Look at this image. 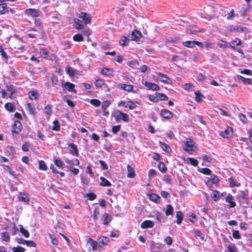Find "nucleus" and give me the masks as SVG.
<instances>
[{
  "mask_svg": "<svg viewBox=\"0 0 252 252\" xmlns=\"http://www.w3.org/2000/svg\"><path fill=\"white\" fill-rule=\"evenodd\" d=\"M115 118L117 122H120L121 120L125 122L129 121V117L126 113H123L119 110L115 112Z\"/></svg>",
  "mask_w": 252,
  "mask_h": 252,
  "instance_id": "nucleus-1",
  "label": "nucleus"
},
{
  "mask_svg": "<svg viewBox=\"0 0 252 252\" xmlns=\"http://www.w3.org/2000/svg\"><path fill=\"white\" fill-rule=\"evenodd\" d=\"M194 142L190 138H187L185 144L184 150L187 152H190L194 151Z\"/></svg>",
  "mask_w": 252,
  "mask_h": 252,
  "instance_id": "nucleus-2",
  "label": "nucleus"
},
{
  "mask_svg": "<svg viewBox=\"0 0 252 252\" xmlns=\"http://www.w3.org/2000/svg\"><path fill=\"white\" fill-rule=\"evenodd\" d=\"M241 44V41L240 39L238 38H236L234 40H233L230 42L229 45L230 47L232 48L235 49L237 48V51L243 54V52L242 50L240 48H237L238 46H239Z\"/></svg>",
  "mask_w": 252,
  "mask_h": 252,
  "instance_id": "nucleus-3",
  "label": "nucleus"
},
{
  "mask_svg": "<svg viewBox=\"0 0 252 252\" xmlns=\"http://www.w3.org/2000/svg\"><path fill=\"white\" fill-rule=\"evenodd\" d=\"M162 247L161 245L152 241L150 246V250L151 252H160L161 251Z\"/></svg>",
  "mask_w": 252,
  "mask_h": 252,
  "instance_id": "nucleus-4",
  "label": "nucleus"
},
{
  "mask_svg": "<svg viewBox=\"0 0 252 252\" xmlns=\"http://www.w3.org/2000/svg\"><path fill=\"white\" fill-rule=\"evenodd\" d=\"M25 13L33 17H36L40 16V10L39 9L29 8L25 10Z\"/></svg>",
  "mask_w": 252,
  "mask_h": 252,
  "instance_id": "nucleus-5",
  "label": "nucleus"
},
{
  "mask_svg": "<svg viewBox=\"0 0 252 252\" xmlns=\"http://www.w3.org/2000/svg\"><path fill=\"white\" fill-rule=\"evenodd\" d=\"M119 106H123L126 108H128L129 109H133L136 107V104L132 101L127 102L121 101L119 103Z\"/></svg>",
  "mask_w": 252,
  "mask_h": 252,
  "instance_id": "nucleus-6",
  "label": "nucleus"
},
{
  "mask_svg": "<svg viewBox=\"0 0 252 252\" xmlns=\"http://www.w3.org/2000/svg\"><path fill=\"white\" fill-rule=\"evenodd\" d=\"M79 17L83 20L85 24H88L91 21L90 15L87 12H82Z\"/></svg>",
  "mask_w": 252,
  "mask_h": 252,
  "instance_id": "nucleus-7",
  "label": "nucleus"
},
{
  "mask_svg": "<svg viewBox=\"0 0 252 252\" xmlns=\"http://www.w3.org/2000/svg\"><path fill=\"white\" fill-rule=\"evenodd\" d=\"M22 126L21 122L18 121H15L14 124L12 125V132L18 133L21 131Z\"/></svg>",
  "mask_w": 252,
  "mask_h": 252,
  "instance_id": "nucleus-8",
  "label": "nucleus"
},
{
  "mask_svg": "<svg viewBox=\"0 0 252 252\" xmlns=\"http://www.w3.org/2000/svg\"><path fill=\"white\" fill-rule=\"evenodd\" d=\"M233 134L232 128L231 127H227L224 131H222L220 135L224 138H228L231 137Z\"/></svg>",
  "mask_w": 252,
  "mask_h": 252,
  "instance_id": "nucleus-9",
  "label": "nucleus"
},
{
  "mask_svg": "<svg viewBox=\"0 0 252 252\" xmlns=\"http://www.w3.org/2000/svg\"><path fill=\"white\" fill-rule=\"evenodd\" d=\"M97 242L98 246L99 247L102 248L108 244L109 242V238L107 237L101 236L98 239Z\"/></svg>",
  "mask_w": 252,
  "mask_h": 252,
  "instance_id": "nucleus-10",
  "label": "nucleus"
},
{
  "mask_svg": "<svg viewBox=\"0 0 252 252\" xmlns=\"http://www.w3.org/2000/svg\"><path fill=\"white\" fill-rule=\"evenodd\" d=\"M68 145L70 148L69 150L70 153L74 156L78 157L79 156V153L77 146L73 143L68 144Z\"/></svg>",
  "mask_w": 252,
  "mask_h": 252,
  "instance_id": "nucleus-11",
  "label": "nucleus"
},
{
  "mask_svg": "<svg viewBox=\"0 0 252 252\" xmlns=\"http://www.w3.org/2000/svg\"><path fill=\"white\" fill-rule=\"evenodd\" d=\"M142 37L141 33L136 30H134L131 33V40L138 41Z\"/></svg>",
  "mask_w": 252,
  "mask_h": 252,
  "instance_id": "nucleus-12",
  "label": "nucleus"
},
{
  "mask_svg": "<svg viewBox=\"0 0 252 252\" xmlns=\"http://www.w3.org/2000/svg\"><path fill=\"white\" fill-rule=\"evenodd\" d=\"M160 115L162 117L167 119H170L173 117V114L166 109L161 110L160 113Z\"/></svg>",
  "mask_w": 252,
  "mask_h": 252,
  "instance_id": "nucleus-13",
  "label": "nucleus"
},
{
  "mask_svg": "<svg viewBox=\"0 0 252 252\" xmlns=\"http://www.w3.org/2000/svg\"><path fill=\"white\" fill-rule=\"evenodd\" d=\"M0 15L5 14L9 12V7L6 3L0 2Z\"/></svg>",
  "mask_w": 252,
  "mask_h": 252,
  "instance_id": "nucleus-14",
  "label": "nucleus"
},
{
  "mask_svg": "<svg viewBox=\"0 0 252 252\" xmlns=\"http://www.w3.org/2000/svg\"><path fill=\"white\" fill-rule=\"evenodd\" d=\"M144 84L145 86L151 90L158 91L159 89V86L155 83H151L149 82H146Z\"/></svg>",
  "mask_w": 252,
  "mask_h": 252,
  "instance_id": "nucleus-15",
  "label": "nucleus"
},
{
  "mask_svg": "<svg viewBox=\"0 0 252 252\" xmlns=\"http://www.w3.org/2000/svg\"><path fill=\"white\" fill-rule=\"evenodd\" d=\"M63 86L69 92H73L74 93H76V90H74V85L71 83L67 82H65Z\"/></svg>",
  "mask_w": 252,
  "mask_h": 252,
  "instance_id": "nucleus-16",
  "label": "nucleus"
},
{
  "mask_svg": "<svg viewBox=\"0 0 252 252\" xmlns=\"http://www.w3.org/2000/svg\"><path fill=\"white\" fill-rule=\"evenodd\" d=\"M154 226V222L150 220H146L144 221L141 224V227L142 228H152Z\"/></svg>",
  "mask_w": 252,
  "mask_h": 252,
  "instance_id": "nucleus-17",
  "label": "nucleus"
},
{
  "mask_svg": "<svg viewBox=\"0 0 252 252\" xmlns=\"http://www.w3.org/2000/svg\"><path fill=\"white\" fill-rule=\"evenodd\" d=\"M233 197L231 194H228L225 198V201L229 203V207L233 208L236 206V203L233 201Z\"/></svg>",
  "mask_w": 252,
  "mask_h": 252,
  "instance_id": "nucleus-18",
  "label": "nucleus"
},
{
  "mask_svg": "<svg viewBox=\"0 0 252 252\" xmlns=\"http://www.w3.org/2000/svg\"><path fill=\"white\" fill-rule=\"evenodd\" d=\"M158 78L160 81L163 83L168 84V81L170 80V79L165 75L159 73L158 74Z\"/></svg>",
  "mask_w": 252,
  "mask_h": 252,
  "instance_id": "nucleus-19",
  "label": "nucleus"
},
{
  "mask_svg": "<svg viewBox=\"0 0 252 252\" xmlns=\"http://www.w3.org/2000/svg\"><path fill=\"white\" fill-rule=\"evenodd\" d=\"M87 243L92 247V250L95 251L97 249V246L98 245L97 241L94 240L93 239L90 238Z\"/></svg>",
  "mask_w": 252,
  "mask_h": 252,
  "instance_id": "nucleus-20",
  "label": "nucleus"
},
{
  "mask_svg": "<svg viewBox=\"0 0 252 252\" xmlns=\"http://www.w3.org/2000/svg\"><path fill=\"white\" fill-rule=\"evenodd\" d=\"M65 71L66 73L70 76H73L76 73L77 70L69 65L65 67Z\"/></svg>",
  "mask_w": 252,
  "mask_h": 252,
  "instance_id": "nucleus-21",
  "label": "nucleus"
},
{
  "mask_svg": "<svg viewBox=\"0 0 252 252\" xmlns=\"http://www.w3.org/2000/svg\"><path fill=\"white\" fill-rule=\"evenodd\" d=\"M237 78L241 80L244 84H252V79L245 78L241 75H237Z\"/></svg>",
  "mask_w": 252,
  "mask_h": 252,
  "instance_id": "nucleus-22",
  "label": "nucleus"
},
{
  "mask_svg": "<svg viewBox=\"0 0 252 252\" xmlns=\"http://www.w3.org/2000/svg\"><path fill=\"white\" fill-rule=\"evenodd\" d=\"M127 177L129 178H133L135 176L134 170L133 167L130 166L129 164L127 165Z\"/></svg>",
  "mask_w": 252,
  "mask_h": 252,
  "instance_id": "nucleus-23",
  "label": "nucleus"
},
{
  "mask_svg": "<svg viewBox=\"0 0 252 252\" xmlns=\"http://www.w3.org/2000/svg\"><path fill=\"white\" fill-rule=\"evenodd\" d=\"M113 72V71L112 69L105 67L101 68L100 71L101 74L107 76L112 75Z\"/></svg>",
  "mask_w": 252,
  "mask_h": 252,
  "instance_id": "nucleus-24",
  "label": "nucleus"
},
{
  "mask_svg": "<svg viewBox=\"0 0 252 252\" xmlns=\"http://www.w3.org/2000/svg\"><path fill=\"white\" fill-rule=\"evenodd\" d=\"M230 187L232 188L234 187H239L240 183L237 181V180L233 178H230L228 179Z\"/></svg>",
  "mask_w": 252,
  "mask_h": 252,
  "instance_id": "nucleus-25",
  "label": "nucleus"
},
{
  "mask_svg": "<svg viewBox=\"0 0 252 252\" xmlns=\"http://www.w3.org/2000/svg\"><path fill=\"white\" fill-rule=\"evenodd\" d=\"M100 179L101 180L100 186L103 187H110L111 186V184L106 179L103 177H100Z\"/></svg>",
  "mask_w": 252,
  "mask_h": 252,
  "instance_id": "nucleus-26",
  "label": "nucleus"
},
{
  "mask_svg": "<svg viewBox=\"0 0 252 252\" xmlns=\"http://www.w3.org/2000/svg\"><path fill=\"white\" fill-rule=\"evenodd\" d=\"M75 28L76 29L81 30L83 29L84 26L83 25L82 22L81 20L75 18L74 19Z\"/></svg>",
  "mask_w": 252,
  "mask_h": 252,
  "instance_id": "nucleus-27",
  "label": "nucleus"
},
{
  "mask_svg": "<svg viewBox=\"0 0 252 252\" xmlns=\"http://www.w3.org/2000/svg\"><path fill=\"white\" fill-rule=\"evenodd\" d=\"M39 94L36 91H31L29 93V98L32 99H36L38 98Z\"/></svg>",
  "mask_w": 252,
  "mask_h": 252,
  "instance_id": "nucleus-28",
  "label": "nucleus"
},
{
  "mask_svg": "<svg viewBox=\"0 0 252 252\" xmlns=\"http://www.w3.org/2000/svg\"><path fill=\"white\" fill-rule=\"evenodd\" d=\"M176 218L177 219L176 222L178 224H180L183 219V214L181 211H178L176 213Z\"/></svg>",
  "mask_w": 252,
  "mask_h": 252,
  "instance_id": "nucleus-29",
  "label": "nucleus"
},
{
  "mask_svg": "<svg viewBox=\"0 0 252 252\" xmlns=\"http://www.w3.org/2000/svg\"><path fill=\"white\" fill-rule=\"evenodd\" d=\"M26 108L30 114L32 115H35V108L34 107H32L30 103H29L26 104Z\"/></svg>",
  "mask_w": 252,
  "mask_h": 252,
  "instance_id": "nucleus-30",
  "label": "nucleus"
},
{
  "mask_svg": "<svg viewBox=\"0 0 252 252\" xmlns=\"http://www.w3.org/2000/svg\"><path fill=\"white\" fill-rule=\"evenodd\" d=\"M129 41V39L126 36H123L120 40V44L122 46H127L128 44Z\"/></svg>",
  "mask_w": 252,
  "mask_h": 252,
  "instance_id": "nucleus-31",
  "label": "nucleus"
},
{
  "mask_svg": "<svg viewBox=\"0 0 252 252\" xmlns=\"http://www.w3.org/2000/svg\"><path fill=\"white\" fill-rule=\"evenodd\" d=\"M165 213L166 216L173 215V208L171 205L169 204L166 206Z\"/></svg>",
  "mask_w": 252,
  "mask_h": 252,
  "instance_id": "nucleus-32",
  "label": "nucleus"
},
{
  "mask_svg": "<svg viewBox=\"0 0 252 252\" xmlns=\"http://www.w3.org/2000/svg\"><path fill=\"white\" fill-rule=\"evenodd\" d=\"M211 197L215 201H218L220 198V192L217 190H214L211 194Z\"/></svg>",
  "mask_w": 252,
  "mask_h": 252,
  "instance_id": "nucleus-33",
  "label": "nucleus"
},
{
  "mask_svg": "<svg viewBox=\"0 0 252 252\" xmlns=\"http://www.w3.org/2000/svg\"><path fill=\"white\" fill-rule=\"evenodd\" d=\"M19 198L20 201L27 203H29L30 200L28 195L25 193H20Z\"/></svg>",
  "mask_w": 252,
  "mask_h": 252,
  "instance_id": "nucleus-34",
  "label": "nucleus"
},
{
  "mask_svg": "<svg viewBox=\"0 0 252 252\" xmlns=\"http://www.w3.org/2000/svg\"><path fill=\"white\" fill-rule=\"evenodd\" d=\"M73 39L74 41L81 42L83 41L84 37L80 33H77L73 35Z\"/></svg>",
  "mask_w": 252,
  "mask_h": 252,
  "instance_id": "nucleus-35",
  "label": "nucleus"
},
{
  "mask_svg": "<svg viewBox=\"0 0 252 252\" xmlns=\"http://www.w3.org/2000/svg\"><path fill=\"white\" fill-rule=\"evenodd\" d=\"M4 107L6 110L10 112H14L15 110L14 105L11 103H6Z\"/></svg>",
  "mask_w": 252,
  "mask_h": 252,
  "instance_id": "nucleus-36",
  "label": "nucleus"
},
{
  "mask_svg": "<svg viewBox=\"0 0 252 252\" xmlns=\"http://www.w3.org/2000/svg\"><path fill=\"white\" fill-rule=\"evenodd\" d=\"M103 224L105 225L107 224L111 220L112 217L107 213H105L103 215Z\"/></svg>",
  "mask_w": 252,
  "mask_h": 252,
  "instance_id": "nucleus-37",
  "label": "nucleus"
},
{
  "mask_svg": "<svg viewBox=\"0 0 252 252\" xmlns=\"http://www.w3.org/2000/svg\"><path fill=\"white\" fill-rule=\"evenodd\" d=\"M218 46L220 48L225 49L228 47V44L225 41L220 40L218 43Z\"/></svg>",
  "mask_w": 252,
  "mask_h": 252,
  "instance_id": "nucleus-38",
  "label": "nucleus"
},
{
  "mask_svg": "<svg viewBox=\"0 0 252 252\" xmlns=\"http://www.w3.org/2000/svg\"><path fill=\"white\" fill-rule=\"evenodd\" d=\"M149 199L154 202H157L158 201L160 197L155 193H152L149 195Z\"/></svg>",
  "mask_w": 252,
  "mask_h": 252,
  "instance_id": "nucleus-39",
  "label": "nucleus"
},
{
  "mask_svg": "<svg viewBox=\"0 0 252 252\" xmlns=\"http://www.w3.org/2000/svg\"><path fill=\"white\" fill-rule=\"evenodd\" d=\"M40 55L44 58H47L49 52L47 49L45 48L40 49Z\"/></svg>",
  "mask_w": 252,
  "mask_h": 252,
  "instance_id": "nucleus-40",
  "label": "nucleus"
},
{
  "mask_svg": "<svg viewBox=\"0 0 252 252\" xmlns=\"http://www.w3.org/2000/svg\"><path fill=\"white\" fill-rule=\"evenodd\" d=\"M6 92L7 94L9 95V97L12 98V95L15 92V89L11 86H7Z\"/></svg>",
  "mask_w": 252,
  "mask_h": 252,
  "instance_id": "nucleus-41",
  "label": "nucleus"
},
{
  "mask_svg": "<svg viewBox=\"0 0 252 252\" xmlns=\"http://www.w3.org/2000/svg\"><path fill=\"white\" fill-rule=\"evenodd\" d=\"M1 236L3 241H4L5 242H9L10 236H9L8 233H7L6 232H2L1 233Z\"/></svg>",
  "mask_w": 252,
  "mask_h": 252,
  "instance_id": "nucleus-42",
  "label": "nucleus"
},
{
  "mask_svg": "<svg viewBox=\"0 0 252 252\" xmlns=\"http://www.w3.org/2000/svg\"><path fill=\"white\" fill-rule=\"evenodd\" d=\"M121 88L127 92H131L133 89V86L132 85L125 84H122L121 85Z\"/></svg>",
  "mask_w": 252,
  "mask_h": 252,
  "instance_id": "nucleus-43",
  "label": "nucleus"
},
{
  "mask_svg": "<svg viewBox=\"0 0 252 252\" xmlns=\"http://www.w3.org/2000/svg\"><path fill=\"white\" fill-rule=\"evenodd\" d=\"M157 98H159L161 100H167L168 97L165 94L161 93H157L155 94Z\"/></svg>",
  "mask_w": 252,
  "mask_h": 252,
  "instance_id": "nucleus-44",
  "label": "nucleus"
},
{
  "mask_svg": "<svg viewBox=\"0 0 252 252\" xmlns=\"http://www.w3.org/2000/svg\"><path fill=\"white\" fill-rule=\"evenodd\" d=\"M65 162L71 165H78L80 163V162L78 159H75L73 160H70L68 159H65Z\"/></svg>",
  "mask_w": 252,
  "mask_h": 252,
  "instance_id": "nucleus-45",
  "label": "nucleus"
},
{
  "mask_svg": "<svg viewBox=\"0 0 252 252\" xmlns=\"http://www.w3.org/2000/svg\"><path fill=\"white\" fill-rule=\"evenodd\" d=\"M160 146L166 152L169 153L170 151V148L168 145L166 143L159 142Z\"/></svg>",
  "mask_w": 252,
  "mask_h": 252,
  "instance_id": "nucleus-46",
  "label": "nucleus"
},
{
  "mask_svg": "<svg viewBox=\"0 0 252 252\" xmlns=\"http://www.w3.org/2000/svg\"><path fill=\"white\" fill-rule=\"evenodd\" d=\"M184 46L188 48H193L194 47L193 41H187L183 42Z\"/></svg>",
  "mask_w": 252,
  "mask_h": 252,
  "instance_id": "nucleus-47",
  "label": "nucleus"
},
{
  "mask_svg": "<svg viewBox=\"0 0 252 252\" xmlns=\"http://www.w3.org/2000/svg\"><path fill=\"white\" fill-rule=\"evenodd\" d=\"M195 100L197 102H201L202 100V97H203V95L199 92H195Z\"/></svg>",
  "mask_w": 252,
  "mask_h": 252,
  "instance_id": "nucleus-48",
  "label": "nucleus"
},
{
  "mask_svg": "<svg viewBox=\"0 0 252 252\" xmlns=\"http://www.w3.org/2000/svg\"><path fill=\"white\" fill-rule=\"evenodd\" d=\"M20 231L25 237L28 238L29 237V232L28 231V230L25 229L22 226H21V227H20Z\"/></svg>",
  "mask_w": 252,
  "mask_h": 252,
  "instance_id": "nucleus-49",
  "label": "nucleus"
},
{
  "mask_svg": "<svg viewBox=\"0 0 252 252\" xmlns=\"http://www.w3.org/2000/svg\"><path fill=\"white\" fill-rule=\"evenodd\" d=\"M39 169L44 171H46L47 169V166L45 164V162L43 160L39 161Z\"/></svg>",
  "mask_w": 252,
  "mask_h": 252,
  "instance_id": "nucleus-50",
  "label": "nucleus"
},
{
  "mask_svg": "<svg viewBox=\"0 0 252 252\" xmlns=\"http://www.w3.org/2000/svg\"><path fill=\"white\" fill-rule=\"evenodd\" d=\"M104 85V81L101 79H96L95 81V85L96 87H101Z\"/></svg>",
  "mask_w": 252,
  "mask_h": 252,
  "instance_id": "nucleus-51",
  "label": "nucleus"
},
{
  "mask_svg": "<svg viewBox=\"0 0 252 252\" xmlns=\"http://www.w3.org/2000/svg\"><path fill=\"white\" fill-rule=\"evenodd\" d=\"M12 250L13 252H24L25 251L24 248L19 246L13 247Z\"/></svg>",
  "mask_w": 252,
  "mask_h": 252,
  "instance_id": "nucleus-52",
  "label": "nucleus"
},
{
  "mask_svg": "<svg viewBox=\"0 0 252 252\" xmlns=\"http://www.w3.org/2000/svg\"><path fill=\"white\" fill-rule=\"evenodd\" d=\"M158 167L159 170L162 172H165L167 170L166 166L163 162H159V163L158 165Z\"/></svg>",
  "mask_w": 252,
  "mask_h": 252,
  "instance_id": "nucleus-53",
  "label": "nucleus"
},
{
  "mask_svg": "<svg viewBox=\"0 0 252 252\" xmlns=\"http://www.w3.org/2000/svg\"><path fill=\"white\" fill-rule=\"evenodd\" d=\"M54 163L56 164V165H57L58 167L61 168H63L64 163L62 160L59 159H56L55 160Z\"/></svg>",
  "mask_w": 252,
  "mask_h": 252,
  "instance_id": "nucleus-54",
  "label": "nucleus"
},
{
  "mask_svg": "<svg viewBox=\"0 0 252 252\" xmlns=\"http://www.w3.org/2000/svg\"><path fill=\"white\" fill-rule=\"evenodd\" d=\"M239 70L241 73L245 75H251L252 74V71L248 69H239Z\"/></svg>",
  "mask_w": 252,
  "mask_h": 252,
  "instance_id": "nucleus-55",
  "label": "nucleus"
},
{
  "mask_svg": "<svg viewBox=\"0 0 252 252\" xmlns=\"http://www.w3.org/2000/svg\"><path fill=\"white\" fill-rule=\"evenodd\" d=\"M90 103L91 104H92L96 107L99 106L101 104L100 101L98 99H91L90 100Z\"/></svg>",
  "mask_w": 252,
  "mask_h": 252,
  "instance_id": "nucleus-56",
  "label": "nucleus"
},
{
  "mask_svg": "<svg viewBox=\"0 0 252 252\" xmlns=\"http://www.w3.org/2000/svg\"><path fill=\"white\" fill-rule=\"evenodd\" d=\"M0 53L1 55L2 56V58H3L5 59H8V56H7L6 53L4 51L3 47L1 45H0Z\"/></svg>",
  "mask_w": 252,
  "mask_h": 252,
  "instance_id": "nucleus-57",
  "label": "nucleus"
},
{
  "mask_svg": "<svg viewBox=\"0 0 252 252\" xmlns=\"http://www.w3.org/2000/svg\"><path fill=\"white\" fill-rule=\"evenodd\" d=\"M209 180H210L212 183L214 184H217L219 182V179L216 175L212 176Z\"/></svg>",
  "mask_w": 252,
  "mask_h": 252,
  "instance_id": "nucleus-58",
  "label": "nucleus"
},
{
  "mask_svg": "<svg viewBox=\"0 0 252 252\" xmlns=\"http://www.w3.org/2000/svg\"><path fill=\"white\" fill-rule=\"evenodd\" d=\"M45 112L47 114L51 115L52 113V106L50 105H47L45 107Z\"/></svg>",
  "mask_w": 252,
  "mask_h": 252,
  "instance_id": "nucleus-59",
  "label": "nucleus"
},
{
  "mask_svg": "<svg viewBox=\"0 0 252 252\" xmlns=\"http://www.w3.org/2000/svg\"><path fill=\"white\" fill-rule=\"evenodd\" d=\"M200 172L206 175H210L211 173V170L207 168H201Z\"/></svg>",
  "mask_w": 252,
  "mask_h": 252,
  "instance_id": "nucleus-60",
  "label": "nucleus"
},
{
  "mask_svg": "<svg viewBox=\"0 0 252 252\" xmlns=\"http://www.w3.org/2000/svg\"><path fill=\"white\" fill-rule=\"evenodd\" d=\"M164 241L165 243H166L168 245H170L172 244L173 243V240H172V239L171 237L170 236H166L164 240Z\"/></svg>",
  "mask_w": 252,
  "mask_h": 252,
  "instance_id": "nucleus-61",
  "label": "nucleus"
},
{
  "mask_svg": "<svg viewBox=\"0 0 252 252\" xmlns=\"http://www.w3.org/2000/svg\"><path fill=\"white\" fill-rule=\"evenodd\" d=\"M188 160H189V163L194 166H197L198 163V161L195 158H188Z\"/></svg>",
  "mask_w": 252,
  "mask_h": 252,
  "instance_id": "nucleus-62",
  "label": "nucleus"
},
{
  "mask_svg": "<svg viewBox=\"0 0 252 252\" xmlns=\"http://www.w3.org/2000/svg\"><path fill=\"white\" fill-rule=\"evenodd\" d=\"M111 104V102L109 101L106 100L102 102L101 108L102 109H106Z\"/></svg>",
  "mask_w": 252,
  "mask_h": 252,
  "instance_id": "nucleus-63",
  "label": "nucleus"
},
{
  "mask_svg": "<svg viewBox=\"0 0 252 252\" xmlns=\"http://www.w3.org/2000/svg\"><path fill=\"white\" fill-rule=\"evenodd\" d=\"M227 248L229 252H238L237 248L234 246L228 245Z\"/></svg>",
  "mask_w": 252,
  "mask_h": 252,
  "instance_id": "nucleus-64",
  "label": "nucleus"
}]
</instances>
